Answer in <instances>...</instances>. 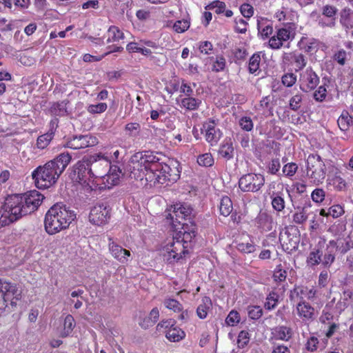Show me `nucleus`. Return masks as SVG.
<instances>
[{"instance_id": "f257e3e1", "label": "nucleus", "mask_w": 353, "mask_h": 353, "mask_svg": "<svg viewBox=\"0 0 353 353\" xmlns=\"http://www.w3.org/2000/svg\"><path fill=\"white\" fill-rule=\"evenodd\" d=\"M180 174L179 161L168 159L165 162L158 153L145 152L139 159L132 160L131 178L145 185L173 183L180 178Z\"/></svg>"}, {"instance_id": "f03ea898", "label": "nucleus", "mask_w": 353, "mask_h": 353, "mask_svg": "<svg viewBox=\"0 0 353 353\" xmlns=\"http://www.w3.org/2000/svg\"><path fill=\"white\" fill-rule=\"evenodd\" d=\"M43 199L44 196L37 190H30L22 194L9 195L2 207L0 228L34 212Z\"/></svg>"}, {"instance_id": "7ed1b4c3", "label": "nucleus", "mask_w": 353, "mask_h": 353, "mask_svg": "<svg viewBox=\"0 0 353 353\" xmlns=\"http://www.w3.org/2000/svg\"><path fill=\"white\" fill-rule=\"evenodd\" d=\"M103 159L101 154L92 155L84 157L74 165V173L77 174V181L80 183L87 192L96 190L97 184L96 180L98 174H103L109 167L107 161L103 163L99 160Z\"/></svg>"}, {"instance_id": "20e7f679", "label": "nucleus", "mask_w": 353, "mask_h": 353, "mask_svg": "<svg viewBox=\"0 0 353 353\" xmlns=\"http://www.w3.org/2000/svg\"><path fill=\"white\" fill-rule=\"evenodd\" d=\"M72 160L69 152H62L43 166L32 172L35 185L39 189H47L56 183Z\"/></svg>"}, {"instance_id": "39448f33", "label": "nucleus", "mask_w": 353, "mask_h": 353, "mask_svg": "<svg viewBox=\"0 0 353 353\" xmlns=\"http://www.w3.org/2000/svg\"><path fill=\"white\" fill-rule=\"evenodd\" d=\"M76 219V214L65 205L56 203L46 212L44 219L46 232L50 234H55L67 229Z\"/></svg>"}, {"instance_id": "423d86ee", "label": "nucleus", "mask_w": 353, "mask_h": 353, "mask_svg": "<svg viewBox=\"0 0 353 353\" xmlns=\"http://www.w3.org/2000/svg\"><path fill=\"white\" fill-rule=\"evenodd\" d=\"M296 28V23H287L284 26L276 27L275 34L268 40V47L274 50L282 48H289L290 43L295 38Z\"/></svg>"}, {"instance_id": "0eeeda50", "label": "nucleus", "mask_w": 353, "mask_h": 353, "mask_svg": "<svg viewBox=\"0 0 353 353\" xmlns=\"http://www.w3.org/2000/svg\"><path fill=\"white\" fill-rule=\"evenodd\" d=\"M306 174L310 183L322 184L326 176V165L318 154H310L306 159Z\"/></svg>"}, {"instance_id": "6e6552de", "label": "nucleus", "mask_w": 353, "mask_h": 353, "mask_svg": "<svg viewBox=\"0 0 353 353\" xmlns=\"http://www.w3.org/2000/svg\"><path fill=\"white\" fill-rule=\"evenodd\" d=\"M192 209L185 203H176L173 206L172 212L165 215L166 221L176 230L181 225H185L183 222L190 219Z\"/></svg>"}, {"instance_id": "1a4fd4ad", "label": "nucleus", "mask_w": 353, "mask_h": 353, "mask_svg": "<svg viewBox=\"0 0 353 353\" xmlns=\"http://www.w3.org/2000/svg\"><path fill=\"white\" fill-rule=\"evenodd\" d=\"M253 224L260 233L263 234L270 232L267 236L272 237L274 239L276 238V228L277 223L274 221L272 214L265 211H260L256 218L253 220Z\"/></svg>"}, {"instance_id": "9d476101", "label": "nucleus", "mask_w": 353, "mask_h": 353, "mask_svg": "<svg viewBox=\"0 0 353 353\" xmlns=\"http://www.w3.org/2000/svg\"><path fill=\"white\" fill-rule=\"evenodd\" d=\"M163 255L169 263H172L182 259L188 252V246L172 238L163 248Z\"/></svg>"}, {"instance_id": "9b49d317", "label": "nucleus", "mask_w": 353, "mask_h": 353, "mask_svg": "<svg viewBox=\"0 0 353 353\" xmlns=\"http://www.w3.org/2000/svg\"><path fill=\"white\" fill-rule=\"evenodd\" d=\"M218 122V119L210 118L203 123L201 128V134L203 135L205 140L211 146L216 145L223 136V132L217 127Z\"/></svg>"}, {"instance_id": "f8f14e48", "label": "nucleus", "mask_w": 353, "mask_h": 353, "mask_svg": "<svg viewBox=\"0 0 353 353\" xmlns=\"http://www.w3.org/2000/svg\"><path fill=\"white\" fill-rule=\"evenodd\" d=\"M265 183L263 174L248 173L243 175L239 181V187L243 192H258Z\"/></svg>"}, {"instance_id": "ddd939ff", "label": "nucleus", "mask_w": 353, "mask_h": 353, "mask_svg": "<svg viewBox=\"0 0 353 353\" xmlns=\"http://www.w3.org/2000/svg\"><path fill=\"white\" fill-rule=\"evenodd\" d=\"M121 171L119 168L114 165L110 166L109 171L107 174H98L96 183L97 184V190L110 189L112 186L116 185L119 182L120 174Z\"/></svg>"}, {"instance_id": "4468645a", "label": "nucleus", "mask_w": 353, "mask_h": 353, "mask_svg": "<svg viewBox=\"0 0 353 353\" xmlns=\"http://www.w3.org/2000/svg\"><path fill=\"white\" fill-rule=\"evenodd\" d=\"M320 78L311 66L307 67L299 74V87L304 92L314 90L319 84Z\"/></svg>"}, {"instance_id": "2eb2a0df", "label": "nucleus", "mask_w": 353, "mask_h": 353, "mask_svg": "<svg viewBox=\"0 0 353 353\" xmlns=\"http://www.w3.org/2000/svg\"><path fill=\"white\" fill-rule=\"evenodd\" d=\"M159 332L165 333V337L172 342H178L185 336V333L181 328L174 326L172 320L161 321L157 327Z\"/></svg>"}, {"instance_id": "dca6fc26", "label": "nucleus", "mask_w": 353, "mask_h": 353, "mask_svg": "<svg viewBox=\"0 0 353 353\" xmlns=\"http://www.w3.org/2000/svg\"><path fill=\"white\" fill-rule=\"evenodd\" d=\"M88 218L89 221L93 225H105L110 218V209L105 204L98 203L91 208Z\"/></svg>"}, {"instance_id": "f3484780", "label": "nucleus", "mask_w": 353, "mask_h": 353, "mask_svg": "<svg viewBox=\"0 0 353 353\" xmlns=\"http://www.w3.org/2000/svg\"><path fill=\"white\" fill-rule=\"evenodd\" d=\"M294 314L301 323L307 325L313 322L316 317L314 307L305 301H301L296 304Z\"/></svg>"}, {"instance_id": "a211bd4d", "label": "nucleus", "mask_w": 353, "mask_h": 353, "mask_svg": "<svg viewBox=\"0 0 353 353\" xmlns=\"http://www.w3.org/2000/svg\"><path fill=\"white\" fill-rule=\"evenodd\" d=\"M97 143V138L91 134L76 135L67 141L66 147L72 150H80L94 146Z\"/></svg>"}, {"instance_id": "6ab92c4d", "label": "nucleus", "mask_w": 353, "mask_h": 353, "mask_svg": "<svg viewBox=\"0 0 353 353\" xmlns=\"http://www.w3.org/2000/svg\"><path fill=\"white\" fill-rule=\"evenodd\" d=\"M256 28L258 36L263 40L269 39L274 32L273 21L268 17L263 16H257L256 17Z\"/></svg>"}, {"instance_id": "aec40b11", "label": "nucleus", "mask_w": 353, "mask_h": 353, "mask_svg": "<svg viewBox=\"0 0 353 353\" xmlns=\"http://www.w3.org/2000/svg\"><path fill=\"white\" fill-rule=\"evenodd\" d=\"M108 248L110 253L114 259L122 264H127L131 256L130 252L123 248L120 245L114 242L112 238L108 239Z\"/></svg>"}, {"instance_id": "412c9836", "label": "nucleus", "mask_w": 353, "mask_h": 353, "mask_svg": "<svg viewBox=\"0 0 353 353\" xmlns=\"http://www.w3.org/2000/svg\"><path fill=\"white\" fill-rule=\"evenodd\" d=\"M338 9L334 6L325 5L322 8V14L329 18L328 22L324 21L323 19H319V24L321 27H334L335 25L336 15Z\"/></svg>"}, {"instance_id": "4be33fe9", "label": "nucleus", "mask_w": 353, "mask_h": 353, "mask_svg": "<svg viewBox=\"0 0 353 353\" xmlns=\"http://www.w3.org/2000/svg\"><path fill=\"white\" fill-rule=\"evenodd\" d=\"M319 43V41L316 39L302 37L298 43V46L306 53L314 54L317 52Z\"/></svg>"}, {"instance_id": "5701e85b", "label": "nucleus", "mask_w": 353, "mask_h": 353, "mask_svg": "<svg viewBox=\"0 0 353 353\" xmlns=\"http://www.w3.org/2000/svg\"><path fill=\"white\" fill-rule=\"evenodd\" d=\"M218 154L226 161L234 158V148L231 139H225L223 140L219 148Z\"/></svg>"}, {"instance_id": "b1692460", "label": "nucleus", "mask_w": 353, "mask_h": 353, "mask_svg": "<svg viewBox=\"0 0 353 353\" xmlns=\"http://www.w3.org/2000/svg\"><path fill=\"white\" fill-rule=\"evenodd\" d=\"M337 252L335 240H330L327 244L326 251L322 261L325 267H330L335 261V254Z\"/></svg>"}, {"instance_id": "393cba45", "label": "nucleus", "mask_w": 353, "mask_h": 353, "mask_svg": "<svg viewBox=\"0 0 353 353\" xmlns=\"http://www.w3.org/2000/svg\"><path fill=\"white\" fill-rule=\"evenodd\" d=\"M159 311L157 307H154L148 316H145L143 318L140 319L139 322V325L143 329H148L150 327H152L159 320Z\"/></svg>"}, {"instance_id": "a878e982", "label": "nucleus", "mask_w": 353, "mask_h": 353, "mask_svg": "<svg viewBox=\"0 0 353 353\" xmlns=\"http://www.w3.org/2000/svg\"><path fill=\"white\" fill-rule=\"evenodd\" d=\"M340 23L346 30L353 28V11L345 8L340 12Z\"/></svg>"}, {"instance_id": "bb28decb", "label": "nucleus", "mask_w": 353, "mask_h": 353, "mask_svg": "<svg viewBox=\"0 0 353 353\" xmlns=\"http://www.w3.org/2000/svg\"><path fill=\"white\" fill-rule=\"evenodd\" d=\"M272 207L277 212H282L285 207L284 194L282 192H274L270 195Z\"/></svg>"}, {"instance_id": "cd10ccee", "label": "nucleus", "mask_w": 353, "mask_h": 353, "mask_svg": "<svg viewBox=\"0 0 353 353\" xmlns=\"http://www.w3.org/2000/svg\"><path fill=\"white\" fill-rule=\"evenodd\" d=\"M181 229L183 230L176 233V236L173 238L177 239V241H181L183 244L188 247V244L195 237L196 232L194 229L187 230L185 225H181Z\"/></svg>"}, {"instance_id": "c85d7f7f", "label": "nucleus", "mask_w": 353, "mask_h": 353, "mask_svg": "<svg viewBox=\"0 0 353 353\" xmlns=\"http://www.w3.org/2000/svg\"><path fill=\"white\" fill-rule=\"evenodd\" d=\"M212 303L210 297L204 296L196 309V314L201 319L207 317L208 312L212 309Z\"/></svg>"}, {"instance_id": "c756f323", "label": "nucleus", "mask_w": 353, "mask_h": 353, "mask_svg": "<svg viewBox=\"0 0 353 353\" xmlns=\"http://www.w3.org/2000/svg\"><path fill=\"white\" fill-rule=\"evenodd\" d=\"M215 9V12L217 14H224L226 17H231L233 15V12L231 10H226V4L225 2L215 0L211 2L205 8Z\"/></svg>"}, {"instance_id": "7c9ffc66", "label": "nucleus", "mask_w": 353, "mask_h": 353, "mask_svg": "<svg viewBox=\"0 0 353 353\" xmlns=\"http://www.w3.org/2000/svg\"><path fill=\"white\" fill-rule=\"evenodd\" d=\"M106 42L116 43L124 39L123 32L116 26H111L107 31Z\"/></svg>"}, {"instance_id": "2f4dec72", "label": "nucleus", "mask_w": 353, "mask_h": 353, "mask_svg": "<svg viewBox=\"0 0 353 353\" xmlns=\"http://www.w3.org/2000/svg\"><path fill=\"white\" fill-rule=\"evenodd\" d=\"M261 59L260 52L253 54L250 58L248 62V71L250 74L257 76L261 73Z\"/></svg>"}, {"instance_id": "473e14b6", "label": "nucleus", "mask_w": 353, "mask_h": 353, "mask_svg": "<svg viewBox=\"0 0 353 353\" xmlns=\"http://www.w3.org/2000/svg\"><path fill=\"white\" fill-rule=\"evenodd\" d=\"M66 105L67 102L65 101L54 102L49 108V112L51 115L55 117L65 116L68 114Z\"/></svg>"}, {"instance_id": "72a5a7b5", "label": "nucleus", "mask_w": 353, "mask_h": 353, "mask_svg": "<svg viewBox=\"0 0 353 353\" xmlns=\"http://www.w3.org/2000/svg\"><path fill=\"white\" fill-rule=\"evenodd\" d=\"M126 50L129 53H141L145 57H150L152 53L150 49L143 46L141 43L137 42H130L128 43L126 46Z\"/></svg>"}, {"instance_id": "f704fd0d", "label": "nucleus", "mask_w": 353, "mask_h": 353, "mask_svg": "<svg viewBox=\"0 0 353 353\" xmlns=\"http://www.w3.org/2000/svg\"><path fill=\"white\" fill-rule=\"evenodd\" d=\"M219 212L223 216H228L232 214L233 205L231 199L228 196H224L221 199L219 203Z\"/></svg>"}, {"instance_id": "c9c22d12", "label": "nucleus", "mask_w": 353, "mask_h": 353, "mask_svg": "<svg viewBox=\"0 0 353 353\" xmlns=\"http://www.w3.org/2000/svg\"><path fill=\"white\" fill-rule=\"evenodd\" d=\"M292 330L285 325L276 327L274 332L276 339L285 341H288L292 338Z\"/></svg>"}, {"instance_id": "e433bc0d", "label": "nucleus", "mask_w": 353, "mask_h": 353, "mask_svg": "<svg viewBox=\"0 0 353 353\" xmlns=\"http://www.w3.org/2000/svg\"><path fill=\"white\" fill-rule=\"evenodd\" d=\"M338 125L341 130L347 131L353 123V118L347 111H343L337 120Z\"/></svg>"}, {"instance_id": "4c0bfd02", "label": "nucleus", "mask_w": 353, "mask_h": 353, "mask_svg": "<svg viewBox=\"0 0 353 353\" xmlns=\"http://www.w3.org/2000/svg\"><path fill=\"white\" fill-rule=\"evenodd\" d=\"M201 103V100L188 97L181 99L180 105L188 110H195L198 109Z\"/></svg>"}, {"instance_id": "58836bf2", "label": "nucleus", "mask_w": 353, "mask_h": 353, "mask_svg": "<svg viewBox=\"0 0 353 353\" xmlns=\"http://www.w3.org/2000/svg\"><path fill=\"white\" fill-rule=\"evenodd\" d=\"M236 249L244 254H252L256 251V245L252 240L250 241H240L236 245Z\"/></svg>"}, {"instance_id": "ea45409f", "label": "nucleus", "mask_w": 353, "mask_h": 353, "mask_svg": "<svg viewBox=\"0 0 353 353\" xmlns=\"http://www.w3.org/2000/svg\"><path fill=\"white\" fill-rule=\"evenodd\" d=\"M322 252L319 249H314L310 252L306 263L309 266H315L321 263Z\"/></svg>"}, {"instance_id": "a19ab883", "label": "nucleus", "mask_w": 353, "mask_h": 353, "mask_svg": "<svg viewBox=\"0 0 353 353\" xmlns=\"http://www.w3.org/2000/svg\"><path fill=\"white\" fill-rule=\"evenodd\" d=\"M327 85L324 83L319 86L313 92V99L316 102L322 103L326 100L327 96Z\"/></svg>"}, {"instance_id": "79ce46f5", "label": "nucleus", "mask_w": 353, "mask_h": 353, "mask_svg": "<svg viewBox=\"0 0 353 353\" xmlns=\"http://www.w3.org/2000/svg\"><path fill=\"white\" fill-rule=\"evenodd\" d=\"M53 138L54 136L52 135V133L48 132L39 136L36 143L37 147L39 149L41 150L46 148L49 145L50 143L53 139Z\"/></svg>"}, {"instance_id": "37998d69", "label": "nucleus", "mask_w": 353, "mask_h": 353, "mask_svg": "<svg viewBox=\"0 0 353 353\" xmlns=\"http://www.w3.org/2000/svg\"><path fill=\"white\" fill-rule=\"evenodd\" d=\"M289 12L287 10L283 9V10H278L276 12H275L274 14V17L282 25L284 26L287 23H294L292 21V20L290 19Z\"/></svg>"}, {"instance_id": "c03bdc74", "label": "nucleus", "mask_w": 353, "mask_h": 353, "mask_svg": "<svg viewBox=\"0 0 353 353\" xmlns=\"http://www.w3.org/2000/svg\"><path fill=\"white\" fill-rule=\"evenodd\" d=\"M74 319L73 316L68 314L65 316L63 323V330L61 333L63 337L68 336L74 327Z\"/></svg>"}, {"instance_id": "a18cd8bd", "label": "nucleus", "mask_w": 353, "mask_h": 353, "mask_svg": "<svg viewBox=\"0 0 353 353\" xmlns=\"http://www.w3.org/2000/svg\"><path fill=\"white\" fill-rule=\"evenodd\" d=\"M336 172L332 178V183L334 189L337 191L345 190L347 187L345 180Z\"/></svg>"}, {"instance_id": "49530a36", "label": "nucleus", "mask_w": 353, "mask_h": 353, "mask_svg": "<svg viewBox=\"0 0 353 353\" xmlns=\"http://www.w3.org/2000/svg\"><path fill=\"white\" fill-rule=\"evenodd\" d=\"M226 67V60L222 54L216 55L212 65V70L215 72H222Z\"/></svg>"}, {"instance_id": "de8ad7c7", "label": "nucleus", "mask_w": 353, "mask_h": 353, "mask_svg": "<svg viewBox=\"0 0 353 353\" xmlns=\"http://www.w3.org/2000/svg\"><path fill=\"white\" fill-rule=\"evenodd\" d=\"M108 105L106 103H98L97 104L88 105L86 108L87 112L90 114H101L106 111Z\"/></svg>"}, {"instance_id": "09e8293b", "label": "nucleus", "mask_w": 353, "mask_h": 353, "mask_svg": "<svg viewBox=\"0 0 353 353\" xmlns=\"http://www.w3.org/2000/svg\"><path fill=\"white\" fill-rule=\"evenodd\" d=\"M197 163L201 166L211 167L214 165V160L212 154L208 152L200 154L197 157Z\"/></svg>"}, {"instance_id": "8fccbe9b", "label": "nucleus", "mask_w": 353, "mask_h": 353, "mask_svg": "<svg viewBox=\"0 0 353 353\" xmlns=\"http://www.w3.org/2000/svg\"><path fill=\"white\" fill-rule=\"evenodd\" d=\"M225 323L228 326H235L241 321V316L235 310H231L225 319Z\"/></svg>"}, {"instance_id": "3c124183", "label": "nucleus", "mask_w": 353, "mask_h": 353, "mask_svg": "<svg viewBox=\"0 0 353 353\" xmlns=\"http://www.w3.org/2000/svg\"><path fill=\"white\" fill-rule=\"evenodd\" d=\"M250 340V334L246 330H241L237 337V346L239 348L243 349L245 347Z\"/></svg>"}, {"instance_id": "603ef678", "label": "nucleus", "mask_w": 353, "mask_h": 353, "mask_svg": "<svg viewBox=\"0 0 353 353\" xmlns=\"http://www.w3.org/2000/svg\"><path fill=\"white\" fill-rule=\"evenodd\" d=\"M234 31L237 33L245 34L248 30V23L241 17L234 19Z\"/></svg>"}, {"instance_id": "864d4df0", "label": "nucleus", "mask_w": 353, "mask_h": 353, "mask_svg": "<svg viewBox=\"0 0 353 353\" xmlns=\"http://www.w3.org/2000/svg\"><path fill=\"white\" fill-rule=\"evenodd\" d=\"M303 95L301 93H296L292 96L289 101V108L294 111H297L301 106Z\"/></svg>"}, {"instance_id": "5fc2aeb1", "label": "nucleus", "mask_w": 353, "mask_h": 353, "mask_svg": "<svg viewBox=\"0 0 353 353\" xmlns=\"http://www.w3.org/2000/svg\"><path fill=\"white\" fill-rule=\"evenodd\" d=\"M298 168V165L296 163L291 162L285 164L283 167L282 171L285 176L292 178L296 173Z\"/></svg>"}, {"instance_id": "6e6d98bb", "label": "nucleus", "mask_w": 353, "mask_h": 353, "mask_svg": "<svg viewBox=\"0 0 353 353\" xmlns=\"http://www.w3.org/2000/svg\"><path fill=\"white\" fill-rule=\"evenodd\" d=\"M293 60H294V63L296 66V68H295L296 72L302 70L306 66L307 60H306L305 56L301 53L294 54Z\"/></svg>"}, {"instance_id": "4d7b16f0", "label": "nucleus", "mask_w": 353, "mask_h": 353, "mask_svg": "<svg viewBox=\"0 0 353 353\" xmlns=\"http://www.w3.org/2000/svg\"><path fill=\"white\" fill-rule=\"evenodd\" d=\"M247 310L248 316L253 320L260 319L263 313L262 308L259 305H249Z\"/></svg>"}, {"instance_id": "13d9d810", "label": "nucleus", "mask_w": 353, "mask_h": 353, "mask_svg": "<svg viewBox=\"0 0 353 353\" xmlns=\"http://www.w3.org/2000/svg\"><path fill=\"white\" fill-rule=\"evenodd\" d=\"M165 306L174 312H180L183 310V305L176 300L168 299L164 301Z\"/></svg>"}, {"instance_id": "bf43d9fd", "label": "nucleus", "mask_w": 353, "mask_h": 353, "mask_svg": "<svg viewBox=\"0 0 353 353\" xmlns=\"http://www.w3.org/2000/svg\"><path fill=\"white\" fill-rule=\"evenodd\" d=\"M125 130L130 137H137L141 132V125L139 123H129L125 126Z\"/></svg>"}, {"instance_id": "052dcab7", "label": "nucleus", "mask_w": 353, "mask_h": 353, "mask_svg": "<svg viewBox=\"0 0 353 353\" xmlns=\"http://www.w3.org/2000/svg\"><path fill=\"white\" fill-rule=\"evenodd\" d=\"M297 77L292 72L284 74L281 77V83L284 86L292 87L296 82Z\"/></svg>"}, {"instance_id": "680f3d73", "label": "nucleus", "mask_w": 353, "mask_h": 353, "mask_svg": "<svg viewBox=\"0 0 353 353\" xmlns=\"http://www.w3.org/2000/svg\"><path fill=\"white\" fill-rule=\"evenodd\" d=\"M325 197V192L323 188H317L311 193L312 200L316 203H321Z\"/></svg>"}, {"instance_id": "e2e57ef3", "label": "nucleus", "mask_w": 353, "mask_h": 353, "mask_svg": "<svg viewBox=\"0 0 353 353\" xmlns=\"http://www.w3.org/2000/svg\"><path fill=\"white\" fill-rule=\"evenodd\" d=\"M347 53L343 49H340L333 54V60L340 65H344L346 63Z\"/></svg>"}, {"instance_id": "0e129e2a", "label": "nucleus", "mask_w": 353, "mask_h": 353, "mask_svg": "<svg viewBox=\"0 0 353 353\" xmlns=\"http://www.w3.org/2000/svg\"><path fill=\"white\" fill-rule=\"evenodd\" d=\"M239 10L241 14L248 19H250L254 14V7L248 3L241 5Z\"/></svg>"}, {"instance_id": "69168bd1", "label": "nucleus", "mask_w": 353, "mask_h": 353, "mask_svg": "<svg viewBox=\"0 0 353 353\" xmlns=\"http://www.w3.org/2000/svg\"><path fill=\"white\" fill-rule=\"evenodd\" d=\"M279 295L272 292H270L266 299V302L265 303V307L268 310H272L276 307L278 303Z\"/></svg>"}, {"instance_id": "338daca9", "label": "nucleus", "mask_w": 353, "mask_h": 353, "mask_svg": "<svg viewBox=\"0 0 353 353\" xmlns=\"http://www.w3.org/2000/svg\"><path fill=\"white\" fill-rule=\"evenodd\" d=\"M190 23L187 19L178 20L174 23L173 29L178 33H182L190 28Z\"/></svg>"}, {"instance_id": "774afa93", "label": "nucleus", "mask_w": 353, "mask_h": 353, "mask_svg": "<svg viewBox=\"0 0 353 353\" xmlns=\"http://www.w3.org/2000/svg\"><path fill=\"white\" fill-rule=\"evenodd\" d=\"M307 219V215L303 208L295 212L292 215L293 222L296 224H303Z\"/></svg>"}]
</instances>
